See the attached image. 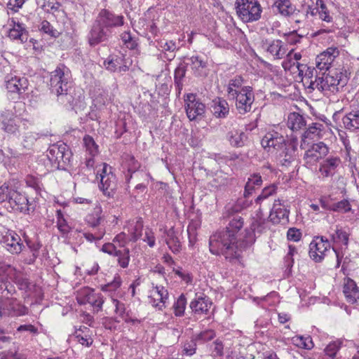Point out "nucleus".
<instances>
[{"instance_id": "f257e3e1", "label": "nucleus", "mask_w": 359, "mask_h": 359, "mask_svg": "<svg viewBox=\"0 0 359 359\" xmlns=\"http://www.w3.org/2000/svg\"><path fill=\"white\" fill-rule=\"evenodd\" d=\"M266 220L256 215L252 218L248 228L245 229L244 235L238 233L243 226V219L239 215L230 220L225 229L217 231L210 236L209 239L210 252L212 255L224 256L230 262H241V253L250 248L256 241L255 233L261 234L266 228Z\"/></svg>"}, {"instance_id": "f03ea898", "label": "nucleus", "mask_w": 359, "mask_h": 359, "mask_svg": "<svg viewBox=\"0 0 359 359\" xmlns=\"http://www.w3.org/2000/svg\"><path fill=\"white\" fill-rule=\"evenodd\" d=\"M50 90L51 93L57 96V100L65 105L69 104L72 108L76 106L81 95L74 97L72 95V88L69 82L68 69L64 65L57 67L51 72L50 79Z\"/></svg>"}, {"instance_id": "7ed1b4c3", "label": "nucleus", "mask_w": 359, "mask_h": 359, "mask_svg": "<svg viewBox=\"0 0 359 359\" xmlns=\"http://www.w3.org/2000/svg\"><path fill=\"white\" fill-rule=\"evenodd\" d=\"M0 205L8 212H19L29 215L35 210V205L27 197L4 183L0 187Z\"/></svg>"}, {"instance_id": "20e7f679", "label": "nucleus", "mask_w": 359, "mask_h": 359, "mask_svg": "<svg viewBox=\"0 0 359 359\" xmlns=\"http://www.w3.org/2000/svg\"><path fill=\"white\" fill-rule=\"evenodd\" d=\"M72 155L69 147L60 142L48 148L46 156L53 168L67 170L71 166Z\"/></svg>"}, {"instance_id": "39448f33", "label": "nucleus", "mask_w": 359, "mask_h": 359, "mask_svg": "<svg viewBox=\"0 0 359 359\" xmlns=\"http://www.w3.org/2000/svg\"><path fill=\"white\" fill-rule=\"evenodd\" d=\"M235 5L238 15L244 22L257 21L261 17L262 8L255 0H236Z\"/></svg>"}, {"instance_id": "423d86ee", "label": "nucleus", "mask_w": 359, "mask_h": 359, "mask_svg": "<svg viewBox=\"0 0 359 359\" xmlns=\"http://www.w3.org/2000/svg\"><path fill=\"white\" fill-rule=\"evenodd\" d=\"M187 116L190 121H199L204 117L205 105L196 94L188 93L184 98Z\"/></svg>"}, {"instance_id": "0eeeda50", "label": "nucleus", "mask_w": 359, "mask_h": 359, "mask_svg": "<svg viewBox=\"0 0 359 359\" xmlns=\"http://www.w3.org/2000/svg\"><path fill=\"white\" fill-rule=\"evenodd\" d=\"M95 21L106 31L113 32L114 28L123 25L124 18L103 8L100 10Z\"/></svg>"}, {"instance_id": "6e6552de", "label": "nucleus", "mask_w": 359, "mask_h": 359, "mask_svg": "<svg viewBox=\"0 0 359 359\" xmlns=\"http://www.w3.org/2000/svg\"><path fill=\"white\" fill-rule=\"evenodd\" d=\"M236 107L240 114H245L250 111L252 104L255 101L253 88L251 86H243L234 97Z\"/></svg>"}, {"instance_id": "1a4fd4ad", "label": "nucleus", "mask_w": 359, "mask_h": 359, "mask_svg": "<svg viewBox=\"0 0 359 359\" xmlns=\"http://www.w3.org/2000/svg\"><path fill=\"white\" fill-rule=\"evenodd\" d=\"M329 154V147L323 142L313 144L304 154L306 164L313 165L324 158Z\"/></svg>"}, {"instance_id": "9d476101", "label": "nucleus", "mask_w": 359, "mask_h": 359, "mask_svg": "<svg viewBox=\"0 0 359 359\" xmlns=\"http://www.w3.org/2000/svg\"><path fill=\"white\" fill-rule=\"evenodd\" d=\"M112 36V32H107L95 21L93 23L88 34V42L90 47H95L98 44L107 42Z\"/></svg>"}, {"instance_id": "9b49d317", "label": "nucleus", "mask_w": 359, "mask_h": 359, "mask_svg": "<svg viewBox=\"0 0 359 359\" xmlns=\"http://www.w3.org/2000/svg\"><path fill=\"white\" fill-rule=\"evenodd\" d=\"M103 64L106 69L111 72L124 73L129 70L125 55L121 53L109 55Z\"/></svg>"}, {"instance_id": "f8f14e48", "label": "nucleus", "mask_w": 359, "mask_h": 359, "mask_svg": "<svg viewBox=\"0 0 359 359\" xmlns=\"http://www.w3.org/2000/svg\"><path fill=\"white\" fill-rule=\"evenodd\" d=\"M339 55L337 47H329L326 50L319 54L316 57V68L320 71H328L334 59Z\"/></svg>"}, {"instance_id": "ddd939ff", "label": "nucleus", "mask_w": 359, "mask_h": 359, "mask_svg": "<svg viewBox=\"0 0 359 359\" xmlns=\"http://www.w3.org/2000/svg\"><path fill=\"white\" fill-rule=\"evenodd\" d=\"M289 214L290 210L278 199L274 201L269 218L274 224L280 223L285 224L289 222Z\"/></svg>"}, {"instance_id": "4468645a", "label": "nucleus", "mask_w": 359, "mask_h": 359, "mask_svg": "<svg viewBox=\"0 0 359 359\" xmlns=\"http://www.w3.org/2000/svg\"><path fill=\"white\" fill-rule=\"evenodd\" d=\"M261 144L264 149L272 147L276 150H280L286 145L285 137L275 130L266 133L261 140Z\"/></svg>"}, {"instance_id": "2eb2a0df", "label": "nucleus", "mask_w": 359, "mask_h": 359, "mask_svg": "<svg viewBox=\"0 0 359 359\" xmlns=\"http://www.w3.org/2000/svg\"><path fill=\"white\" fill-rule=\"evenodd\" d=\"M100 189L108 198H113L117 189L116 175L111 172V167H109L108 175H102L100 179Z\"/></svg>"}, {"instance_id": "dca6fc26", "label": "nucleus", "mask_w": 359, "mask_h": 359, "mask_svg": "<svg viewBox=\"0 0 359 359\" xmlns=\"http://www.w3.org/2000/svg\"><path fill=\"white\" fill-rule=\"evenodd\" d=\"M3 246L12 254H19L25 250L20 237L15 233H10L3 238Z\"/></svg>"}, {"instance_id": "f3484780", "label": "nucleus", "mask_w": 359, "mask_h": 359, "mask_svg": "<svg viewBox=\"0 0 359 359\" xmlns=\"http://www.w3.org/2000/svg\"><path fill=\"white\" fill-rule=\"evenodd\" d=\"M182 61L186 64L187 68L188 67H191L193 74L196 77H201L205 75V74L203 73V69L207 67V62L202 60L201 57L198 55L191 57L186 56L183 57Z\"/></svg>"}, {"instance_id": "a211bd4d", "label": "nucleus", "mask_w": 359, "mask_h": 359, "mask_svg": "<svg viewBox=\"0 0 359 359\" xmlns=\"http://www.w3.org/2000/svg\"><path fill=\"white\" fill-rule=\"evenodd\" d=\"M6 86L7 90L12 93H18L21 95L24 93L28 88V80L25 77H19L17 76L6 77Z\"/></svg>"}, {"instance_id": "6ab92c4d", "label": "nucleus", "mask_w": 359, "mask_h": 359, "mask_svg": "<svg viewBox=\"0 0 359 359\" xmlns=\"http://www.w3.org/2000/svg\"><path fill=\"white\" fill-rule=\"evenodd\" d=\"M331 248V244H323L322 242L313 240L309 245V256L316 262H320L325 256V252Z\"/></svg>"}, {"instance_id": "aec40b11", "label": "nucleus", "mask_w": 359, "mask_h": 359, "mask_svg": "<svg viewBox=\"0 0 359 359\" xmlns=\"http://www.w3.org/2000/svg\"><path fill=\"white\" fill-rule=\"evenodd\" d=\"M340 163L341 159L339 156H330L320 163L319 172L323 177H332Z\"/></svg>"}, {"instance_id": "412c9836", "label": "nucleus", "mask_w": 359, "mask_h": 359, "mask_svg": "<svg viewBox=\"0 0 359 359\" xmlns=\"http://www.w3.org/2000/svg\"><path fill=\"white\" fill-rule=\"evenodd\" d=\"M328 83L330 88V91L334 92V90L339 91V87L341 88H344L348 83V78L346 75L344 74L341 72H338L335 70L329 71L326 73Z\"/></svg>"}, {"instance_id": "4be33fe9", "label": "nucleus", "mask_w": 359, "mask_h": 359, "mask_svg": "<svg viewBox=\"0 0 359 359\" xmlns=\"http://www.w3.org/2000/svg\"><path fill=\"white\" fill-rule=\"evenodd\" d=\"M343 292L349 303L354 304L359 299V288L355 282L350 278L344 279Z\"/></svg>"}, {"instance_id": "5701e85b", "label": "nucleus", "mask_w": 359, "mask_h": 359, "mask_svg": "<svg viewBox=\"0 0 359 359\" xmlns=\"http://www.w3.org/2000/svg\"><path fill=\"white\" fill-rule=\"evenodd\" d=\"M212 305V302L207 297H198L193 299L189 304L191 312L195 314L207 313Z\"/></svg>"}, {"instance_id": "b1692460", "label": "nucleus", "mask_w": 359, "mask_h": 359, "mask_svg": "<svg viewBox=\"0 0 359 359\" xmlns=\"http://www.w3.org/2000/svg\"><path fill=\"white\" fill-rule=\"evenodd\" d=\"M211 111L217 118H225L229 113V104L226 100L222 97H216L212 100Z\"/></svg>"}, {"instance_id": "393cba45", "label": "nucleus", "mask_w": 359, "mask_h": 359, "mask_svg": "<svg viewBox=\"0 0 359 359\" xmlns=\"http://www.w3.org/2000/svg\"><path fill=\"white\" fill-rule=\"evenodd\" d=\"M326 72L325 70L324 72L319 70L318 74H316V79L314 80H311L309 82V85L308 86V88L314 90L315 89H318L320 91L330 90V88L328 83L327 78L326 76Z\"/></svg>"}, {"instance_id": "a878e982", "label": "nucleus", "mask_w": 359, "mask_h": 359, "mask_svg": "<svg viewBox=\"0 0 359 359\" xmlns=\"http://www.w3.org/2000/svg\"><path fill=\"white\" fill-rule=\"evenodd\" d=\"M187 67L186 64L181 61L174 70V84L178 94L181 93L184 87Z\"/></svg>"}, {"instance_id": "bb28decb", "label": "nucleus", "mask_w": 359, "mask_h": 359, "mask_svg": "<svg viewBox=\"0 0 359 359\" xmlns=\"http://www.w3.org/2000/svg\"><path fill=\"white\" fill-rule=\"evenodd\" d=\"M0 121L1 129L10 134H15L19 130L20 123H22L19 118H7L4 115L1 116Z\"/></svg>"}, {"instance_id": "cd10ccee", "label": "nucleus", "mask_w": 359, "mask_h": 359, "mask_svg": "<svg viewBox=\"0 0 359 359\" xmlns=\"http://www.w3.org/2000/svg\"><path fill=\"white\" fill-rule=\"evenodd\" d=\"M262 184V179L259 173L251 175L245 185L243 196L248 198L252 194L255 189L260 187Z\"/></svg>"}, {"instance_id": "c85d7f7f", "label": "nucleus", "mask_w": 359, "mask_h": 359, "mask_svg": "<svg viewBox=\"0 0 359 359\" xmlns=\"http://www.w3.org/2000/svg\"><path fill=\"white\" fill-rule=\"evenodd\" d=\"M306 125V120L299 113L292 112L288 115L287 126L292 131H298L305 127Z\"/></svg>"}, {"instance_id": "c756f323", "label": "nucleus", "mask_w": 359, "mask_h": 359, "mask_svg": "<svg viewBox=\"0 0 359 359\" xmlns=\"http://www.w3.org/2000/svg\"><path fill=\"white\" fill-rule=\"evenodd\" d=\"M226 139L232 147H242L244 146L248 137L244 132L231 130L227 133Z\"/></svg>"}, {"instance_id": "7c9ffc66", "label": "nucleus", "mask_w": 359, "mask_h": 359, "mask_svg": "<svg viewBox=\"0 0 359 359\" xmlns=\"http://www.w3.org/2000/svg\"><path fill=\"white\" fill-rule=\"evenodd\" d=\"M167 238L166 244L173 253H178L181 250V245L179 238L177 236L174 227H171L165 231Z\"/></svg>"}, {"instance_id": "2f4dec72", "label": "nucleus", "mask_w": 359, "mask_h": 359, "mask_svg": "<svg viewBox=\"0 0 359 359\" xmlns=\"http://www.w3.org/2000/svg\"><path fill=\"white\" fill-rule=\"evenodd\" d=\"M247 198H248L244 196L243 198L238 199L237 201L230 207H226V216L229 217H233V218L237 215V213L249 207L251 205V202H249Z\"/></svg>"}, {"instance_id": "473e14b6", "label": "nucleus", "mask_w": 359, "mask_h": 359, "mask_svg": "<svg viewBox=\"0 0 359 359\" xmlns=\"http://www.w3.org/2000/svg\"><path fill=\"white\" fill-rule=\"evenodd\" d=\"M6 308L10 311L9 315L12 316H22L28 314L29 312V309L16 299L11 300L6 305Z\"/></svg>"}, {"instance_id": "72a5a7b5", "label": "nucleus", "mask_w": 359, "mask_h": 359, "mask_svg": "<svg viewBox=\"0 0 359 359\" xmlns=\"http://www.w3.org/2000/svg\"><path fill=\"white\" fill-rule=\"evenodd\" d=\"M276 8L278 12L284 16H290L296 11V6L293 5L290 0H278L273 5Z\"/></svg>"}, {"instance_id": "f704fd0d", "label": "nucleus", "mask_w": 359, "mask_h": 359, "mask_svg": "<svg viewBox=\"0 0 359 359\" xmlns=\"http://www.w3.org/2000/svg\"><path fill=\"white\" fill-rule=\"evenodd\" d=\"M342 121L346 129H359V111L349 112L342 118Z\"/></svg>"}, {"instance_id": "c9c22d12", "label": "nucleus", "mask_w": 359, "mask_h": 359, "mask_svg": "<svg viewBox=\"0 0 359 359\" xmlns=\"http://www.w3.org/2000/svg\"><path fill=\"white\" fill-rule=\"evenodd\" d=\"M96 293L95 290L89 287H85L81 290L78 297H76L77 302L79 305H85L93 302Z\"/></svg>"}, {"instance_id": "e433bc0d", "label": "nucleus", "mask_w": 359, "mask_h": 359, "mask_svg": "<svg viewBox=\"0 0 359 359\" xmlns=\"http://www.w3.org/2000/svg\"><path fill=\"white\" fill-rule=\"evenodd\" d=\"M280 154V156L283 158L282 164L283 165H290L295 158V152L297 147L294 145H285Z\"/></svg>"}, {"instance_id": "4c0bfd02", "label": "nucleus", "mask_w": 359, "mask_h": 359, "mask_svg": "<svg viewBox=\"0 0 359 359\" xmlns=\"http://www.w3.org/2000/svg\"><path fill=\"white\" fill-rule=\"evenodd\" d=\"M27 247L29 250L30 252L32 253V255L30 256L28 264H34L36 259V258L39 255V250L41 248V244L40 242L36 241H32L28 238H25V239Z\"/></svg>"}, {"instance_id": "58836bf2", "label": "nucleus", "mask_w": 359, "mask_h": 359, "mask_svg": "<svg viewBox=\"0 0 359 359\" xmlns=\"http://www.w3.org/2000/svg\"><path fill=\"white\" fill-rule=\"evenodd\" d=\"M158 47L162 49V51L165 52L166 55L165 57L168 60H172L175 57L174 52L177 50L176 43L173 41L159 42Z\"/></svg>"}, {"instance_id": "ea45409f", "label": "nucleus", "mask_w": 359, "mask_h": 359, "mask_svg": "<svg viewBox=\"0 0 359 359\" xmlns=\"http://www.w3.org/2000/svg\"><path fill=\"white\" fill-rule=\"evenodd\" d=\"M187 306V298L184 294H181L173 304V310L175 316L181 317L184 315Z\"/></svg>"}, {"instance_id": "a19ab883", "label": "nucleus", "mask_w": 359, "mask_h": 359, "mask_svg": "<svg viewBox=\"0 0 359 359\" xmlns=\"http://www.w3.org/2000/svg\"><path fill=\"white\" fill-rule=\"evenodd\" d=\"M124 161L128 166V172L130 173L128 180L132 177V173L137 171L140 168V163L135 159V156L131 154H126L124 155Z\"/></svg>"}, {"instance_id": "79ce46f5", "label": "nucleus", "mask_w": 359, "mask_h": 359, "mask_svg": "<svg viewBox=\"0 0 359 359\" xmlns=\"http://www.w3.org/2000/svg\"><path fill=\"white\" fill-rule=\"evenodd\" d=\"M292 343L295 346L310 350L313 347V343L310 336L304 337L303 336L295 337L292 338Z\"/></svg>"}, {"instance_id": "37998d69", "label": "nucleus", "mask_w": 359, "mask_h": 359, "mask_svg": "<svg viewBox=\"0 0 359 359\" xmlns=\"http://www.w3.org/2000/svg\"><path fill=\"white\" fill-rule=\"evenodd\" d=\"M351 211V205L348 199H343L338 202L333 201L332 212L347 213Z\"/></svg>"}, {"instance_id": "c03bdc74", "label": "nucleus", "mask_w": 359, "mask_h": 359, "mask_svg": "<svg viewBox=\"0 0 359 359\" xmlns=\"http://www.w3.org/2000/svg\"><path fill=\"white\" fill-rule=\"evenodd\" d=\"M117 257V261L119 266L123 269L127 268L130 261V250L128 248L123 250H118L115 252V256Z\"/></svg>"}, {"instance_id": "a18cd8bd", "label": "nucleus", "mask_w": 359, "mask_h": 359, "mask_svg": "<svg viewBox=\"0 0 359 359\" xmlns=\"http://www.w3.org/2000/svg\"><path fill=\"white\" fill-rule=\"evenodd\" d=\"M322 128H323V124L318 123H313L311 126L307 128V130L302 134V140L305 139H313V135H320V132L322 131Z\"/></svg>"}, {"instance_id": "49530a36", "label": "nucleus", "mask_w": 359, "mask_h": 359, "mask_svg": "<svg viewBox=\"0 0 359 359\" xmlns=\"http://www.w3.org/2000/svg\"><path fill=\"white\" fill-rule=\"evenodd\" d=\"M123 44L130 50H136L138 47L137 39L132 36L130 32H124L121 35Z\"/></svg>"}, {"instance_id": "de8ad7c7", "label": "nucleus", "mask_w": 359, "mask_h": 359, "mask_svg": "<svg viewBox=\"0 0 359 359\" xmlns=\"http://www.w3.org/2000/svg\"><path fill=\"white\" fill-rule=\"evenodd\" d=\"M102 221H103V217L101 216V210H95L86 217V223L93 228L98 226Z\"/></svg>"}, {"instance_id": "09e8293b", "label": "nucleus", "mask_w": 359, "mask_h": 359, "mask_svg": "<svg viewBox=\"0 0 359 359\" xmlns=\"http://www.w3.org/2000/svg\"><path fill=\"white\" fill-rule=\"evenodd\" d=\"M283 42L281 40H273L271 43L268 47L267 50L276 56V58H282L283 55L285 54V52L282 51Z\"/></svg>"}, {"instance_id": "8fccbe9b", "label": "nucleus", "mask_w": 359, "mask_h": 359, "mask_svg": "<svg viewBox=\"0 0 359 359\" xmlns=\"http://www.w3.org/2000/svg\"><path fill=\"white\" fill-rule=\"evenodd\" d=\"M316 6H318V13L320 18L327 22H331L332 20V18L330 15L329 11L323 0H317Z\"/></svg>"}, {"instance_id": "3c124183", "label": "nucleus", "mask_w": 359, "mask_h": 359, "mask_svg": "<svg viewBox=\"0 0 359 359\" xmlns=\"http://www.w3.org/2000/svg\"><path fill=\"white\" fill-rule=\"evenodd\" d=\"M83 141L86 150L89 151V154L92 156H95L98 153V146L96 144L93 138L88 135H86Z\"/></svg>"}, {"instance_id": "603ef678", "label": "nucleus", "mask_w": 359, "mask_h": 359, "mask_svg": "<svg viewBox=\"0 0 359 359\" xmlns=\"http://www.w3.org/2000/svg\"><path fill=\"white\" fill-rule=\"evenodd\" d=\"M121 277L116 274L114 280L105 285H101V290L103 292H115L121 285Z\"/></svg>"}, {"instance_id": "864d4df0", "label": "nucleus", "mask_w": 359, "mask_h": 359, "mask_svg": "<svg viewBox=\"0 0 359 359\" xmlns=\"http://www.w3.org/2000/svg\"><path fill=\"white\" fill-rule=\"evenodd\" d=\"M277 189V187L275 184H271L264 188L260 195H259L256 199V203H260L263 200L269 198L270 196L273 195Z\"/></svg>"}, {"instance_id": "5fc2aeb1", "label": "nucleus", "mask_w": 359, "mask_h": 359, "mask_svg": "<svg viewBox=\"0 0 359 359\" xmlns=\"http://www.w3.org/2000/svg\"><path fill=\"white\" fill-rule=\"evenodd\" d=\"M40 31L50 35L51 37L53 38H57L61 34L57 29H54L53 26L50 25V23L46 20L41 22Z\"/></svg>"}, {"instance_id": "6e6d98bb", "label": "nucleus", "mask_w": 359, "mask_h": 359, "mask_svg": "<svg viewBox=\"0 0 359 359\" xmlns=\"http://www.w3.org/2000/svg\"><path fill=\"white\" fill-rule=\"evenodd\" d=\"M349 236L350 234L343 229H337L335 231V234H333L332 238L334 241H341L346 247H348Z\"/></svg>"}, {"instance_id": "4d7b16f0", "label": "nucleus", "mask_w": 359, "mask_h": 359, "mask_svg": "<svg viewBox=\"0 0 359 359\" xmlns=\"http://www.w3.org/2000/svg\"><path fill=\"white\" fill-rule=\"evenodd\" d=\"M39 138V134L32 132H27L23 137L22 144L26 149H30Z\"/></svg>"}, {"instance_id": "13d9d810", "label": "nucleus", "mask_w": 359, "mask_h": 359, "mask_svg": "<svg viewBox=\"0 0 359 359\" xmlns=\"http://www.w3.org/2000/svg\"><path fill=\"white\" fill-rule=\"evenodd\" d=\"M8 36L13 40H20L22 43L27 42L28 39V34L15 29V27L10 29Z\"/></svg>"}, {"instance_id": "bf43d9fd", "label": "nucleus", "mask_w": 359, "mask_h": 359, "mask_svg": "<svg viewBox=\"0 0 359 359\" xmlns=\"http://www.w3.org/2000/svg\"><path fill=\"white\" fill-rule=\"evenodd\" d=\"M25 180L27 185L34 189L36 192H39L41 190L43 184L38 177L33 175H27Z\"/></svg>"}, {"instance_id": "052dcab7", "label": "nucleus", "mask_w": 359, "mask_h": 359, "mask_svg": "<svg viewBox=\"0 0 359 359\" xmlns=\"http://www.w3.org/2000/svg\"><path fill=\"white\" fill-rule=\"evenodd\" d=\"M283 36L285 37L287 43H288L291 45H294V44H297V43H299L301 39L303 38V35L298 34L297 33V31H295V30L292 31V32H290L288 33H285L283 34Z\"/></svg>"}, {"instance_id": "680f3d73", "label": "nucleus", "mask_w": 359, "mask_h": 359, "mask_svg": "<svg viewBox=\"0 0 359 359\" xmlns=\"http://www.w3.org/2000/svg\"><path fill=\"white\" fill-rule=\"evenodd\" d=\"M196 341H198L196 337H193L189 341L184 344V351L186 355H192L196 353Z\"/></svg>"}, {"instance_id": "e2e57ef3", "label": "nucleus", "mask_w": 359, "mask_h": 359, "mask_svg": "<svg viewBox=\"0 0 359 359\" xmlns=\"http://www.w3.org/2000/svg\"><path fill=\"white\" fill-rule=\"evenodd\" d=\"M195 337L198 341L203 343L205 341L212 340L215 337V333L212 330H208L200 332Z\"/></svg>"}, {"instance_id": "0e129e2a", "label": "nucleus", "mask_w": 359, "mask_h": 359, "mask_svg": "<svg viewBox=\"0 0 359 359\" xmlns=\"http://www.w3.org/2000/svg\"><path fill=\"white\" fill-rule=\"evenodd\" d=\"M156 292L160 296V302L163 303L162 305H159L157 304L156 307H158L159 310H163V306H164V303L165 299L168 298V292L165 290L163 286H156Z\"/></svg>"}, {"instance_id": "69168bd1", "label": "nucleus", "mask_w": 359, "mask_h": 359, "mask_svg": "<svg viewBox=\"0 0 359 359\" xmlns=\"http://www.w3.org/2000/svg\"><path fill=\"white\" fill-rule=\"evenodd\" d=\"M287 238L289 241H299L302 238V232L297 228H290L287 232Z\"/></svg>"}, {"instance_id": "338daca9", "label": "nucleus", "mask_w": 359, "mask_h": 359, "mask_svg": "<svg viewBox=\"0 0 359 359\" xmlns=\"http://www.w3.org/2000/svg\"><path fill=\"white\" fill-rule=\"evenodd\" d=\"M105 233V230L103 229H99L97 233L93 234L92 233H84L83 236L86 238V239L88 241L93 242V241L96 240H101L104 235Z\"/></svg>"}, {"instance_id": "774afa93", "label": "nucleus", "mask_w": 359, "mask_h": 359, "mask_svg": "<svg viewBox=\"0 0 359 359\" xmlns=\"http://www.w3.org/2000/svg\"><path fill=\"white\" fill-rule=\"evenodd\" d=\"M334 199L330 195L320 199V203L323 208L326 210L332 211V205Z\"/></svg>"}]
</instances>
